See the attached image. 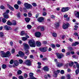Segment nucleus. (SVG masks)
I'll list each match as a JSON object with an SVG mask.
<instances>
[{"label": "nucleus", "instance_id": "ddd939ff", "mask_svg": "<svg viewBox=\"0 0 79 79\" xmlns=\"http://www.w3.org/2000/svg\"><path fill=\"white\" fill-rule=\"evenodd\" d=\"M4 29H6V30H10L11 29V27L10 26H8L7 25H5L4 27Z\"/></svg>", "mask_w": 79, "mask_h": 79}, {"label": "nucleus", "instance_id": "a18cd8bd", "mask_svg": "<svg viewBox=\"0 0 79 79\" xmlns=\"http://www.w3.org/2000/svg\"><path fill=\"white\" fill-rule=\"evenodd\" d=\"M32 5L33 6H37V4L36 3H32Z\"/></svg>", "mask_w": 79, "mask_h": 79}, {"label": "nucleus", "instance_id": "79ce46f5", "mask_svg": "<svg viewBox=\"0 0 79 79\" xmlns=\"http://www.w3.org/2000/svg\"><path fill=\"white\" fill-rule=\"evenodd\" d=\"M52 35L53 37H56L57 35H56V33H54L52 34Z\"/></svg>", "mask_w": 79, "mask_h": 79}, {"label": "nucleus", "instance_id": "13d9d810", "mask_svg": "<svg viewBox=\"0 0 79 79\" xmlns=\"http://www.w3.org/2000/svg\"><path fill=\"white\" fill-rule=\"evenodd\" d=\"M47 15V13H46V12H44L43 14V16H46Z\"/></svg>", "mask_w": 79, "mask_h": 79}, {"label": "nucleus", "instance_id": "37998d69", "mask_svg": "<svg viewBox=\"0 0 79 79\" xmlns=\"http://www.w3.org/2000/svg\"><path fill=\"white\" fill-rule=\"evenodd\" d=\"M25 32L24 31H22L21 33V35H24V34H25Z\"/></svg>", "mask_w": 79, "mask_h": 79}, {"label": "nucleus", "instance_id": "ea45409f", "mask_svg": "<svg viewBox=\"0 0 79 79\" xmlns=\"http://www.w3.org/2000/svg\"><path fill=\"white\" fill-rule=\"evenodd\" d=\"M27 39L26 37H22V40H23V41H25V40H27Z\"/></svg>", "mask_w": 79, "mask_h": 79}, {"label": "nucleus", "instance_id": "052dcab7", "mask_svg": "<svg viewBox=\"0 0 79 79\" xmlns=\"http://www.w3.org/2000/svg\"><path fill=\"white\" fill-rule=\"evenodd\" d=\"M64 18H68V15L65 14L64 15Z\"/></svg>", "mask_w": 79, "mask_h": 79}, {"label": "nucleus", "instance_id": "0eeeda50", "mask_svg": "<svg viewBox=\"0 0 79 79\" xmlns=\"http://www.w3.org/2000/svg\"><path fill=\"white\" fill-rule=\"evenodd\" d=\"M69 9L70 8L68 7H63L62 8L61 11L62 12H66V11H68Z\"/></svg>", "mask_w": 79, "mask_h": 79}, {"label": "nucleus", "instance_id": "bb28decb", "mask_svg": "<svg viewBox=\"0 0 79 79\" xmlns=\"http://www.w3.org/2000/svg\"><path fill=\"white\" fill-rule=\"evenodd\" d=\"M2 21L3 23H5L6 22V19L5 18H2Z\"/></svg>", "mask_w": 79, "mask_h": 79}, {"label": "nucleus", "instance_id": "c85d7f7f", "mask_svg": "<svg viewBox=\"0 0 79 79\" xmlns=\"http://www.w3.org/2000/svg\"><path fill=\"white\" fill-rule=\"evenodd\" d=\"M55 26L56 27H58L60 26V23H56L55 24Z\"/></svg>", "mask_w": 79, "mask_h": 79}, {"label": "nucleus", "instance_id": "6e6d98bb", "mask_svg": "<svg viewBox=\"0 0 79 79\" xmlns=\"http://www.w3.org/2000/svg\"><path fill=\"white\" fill-rule=\"evenodd\" d=\"M10 64H13V60H11L10 61Z\"/></svg>", "mask_w": 79, "mask_h": 79}, {"label": "nucleus", "instance_id": "a878e982", "mask_svg": "<svg viewBox=\"0 0 79 79\" xmlns=\"http://www.w3.org/2000/svg\"><path fill=\"white\" fill-rule=\"evenodd\" d=\"M74 63H75L76 66V67L79 69V64L77 63V62H74Z\"/></svg>", "mask_w": 79, "mask_h": 79}, {"label": "nucleus", "instance_id": "aec40b11", "mask_svg": "<svg viewBox=\"0 0 79 79\" xmlns=\"http://www.w3.org/2000/svg\"><path fill=\"white\" fill-rule=\"evenodd\" d=\"M6 24L8 26H11L12 25V23L10 21V20H8L6 23Z\"/></svg>", "mask_w": 79, "mask_h": 79}, {"label": "nucleus", "instance_id": "de8ad7c7", "mask_svg": "<svg viewBox=\"0 0 79 79\" xmlns=\"http://www.w3.org/2000/svg\"><path fill=\"white\" fill-rule=\"evenodd\" d=\"M41 30L42 31H44V27H41Z\"/></svg>", "mask_w": 79, "mask_h": 79}, {"label": "nucleus", "instance_id": "2eb2a0df", "mask_svg": "<svg viewBox=\"0 0 79 79\" xmlns=\"http://www.w3.org/2000/svg\"><path fill=\"white\" fill-rule=\"evenodd\" d=\"M19 54L21 57H23V56H24V53L20 51L19 52Z\"/></svg>", "mask_w": 79, "mask_h": 79}, {"label": "nucleus", "instance_id": "338daca9", "mask_svg": "<svg viewBox=\"0 0 79 79\" xmlns=\"http://www.w3.org/2000/svg\"><path fill=\"white\" fill-rule=\"evenodd\" d=\"M69 41H70V42H73V39H72L71 38H70L69 39Z\"/></svg>", "mask_w": 79, "mask_h": 79}, {"label": "nucleus", "instance_id": "bf43d9fd", "mask_svg": "<svg viewBox=\"0 0 79 79\" xmlns=\"http://www.w3.org/2000/svg\"><path fill=\"white\" fill-rule=\"evenodd\" d=\"M24 77L25 78H26V77H28L27 75L26 74H25L24 75Z\"/></svg>", "mask_w": 79, "mask_h": 79}, {"label": "nucleus", "instance_id": "473e14b6", "mask_svg": "<svg viewBox=\"0 0 79 79\" xmlns=\"http://www.w3.org/2000/svg\"><path fill=\"white\" fill-rule=\"evenodd\" d=\"M0 37H4L3 33H2V32H0Z\"/></svg>", "mask_w": 79, "mask_h": 79}, {"label": "nucleus", "instance_id": "603ef678", "mask_svg": "<svg viewBox=\"0 0 79 79\" xmlns=\"http://www.w3.org/2000/svg\"><path fill=\"white\" fill-rule=\"evenodd\" d=\"M74 34L75 36H77V37L79 36V35H78V33H74Z\"/></svg>", "mask_w": 79, "mask_h": 79}, {"label": "nucleus", "instance_id": "f257e3e1", "mask_svg": "<svg viewBox=\"0 0 79 79\" xmlns=\"http://www.w3.org/2000/svg\"><path fill=\"white\" fill-rule=\"evenodd\" d=\"M1 55L2 57H9L11 55V53L7 51L6 53L4 51H2L0 52Z\"/></svg>", "mask_w": 79, "mask_h": 79}, {"label": "nucleus", "instance_id": "7ed1b4c3", "mask_svg": "<svg viewBox=\"0 0 79 79\" xmlns=\"http://www.w3.org/2000/svg\"><path fill=\"white\" fill-rule=\"evenodd\" d=\"M24 6L27 9H29V8H32V6L30 4H29L26 2L24 3Z\"/></svg>", "mask_w": 79, "mask_h": 79}, {"label": "nucleus", "instance_id": "a19ab883", "mask_svg": "<svg viewBox=\"0 0 79 79\" xmlns=\"http://www.w3.org/2000/svg\"><path fill=\"white\" fill-rule=\"evenodd\" d=\"M17 73L18 74H21V73H22V72L21 70H19L18 71Z\"/></svg>", "mask_w": 79, "mask_h": 79}, {"label": "nucleus", "instance_id": "0e129e2a", "mask_svg": "<svg viewBox=\"0 0 79 79\" xmlns=\"http://www.w3.org/2000/svg\"><path fill=\"white\" fill-rule=\"evenodd\" d=\"M51 18H52L53 19V18H55V17L54 15H52L51 16Z\"/></svg>", "mask_w": 79, "mask_h": 79}, {"label": "nucleus", "instance_id": "09e8293b", "mask_svg": "<svg viewBox=\"0 0 79 79\" xmlns=\"http://www.w3.org/2000/svg\"><path fill=\"white\" fill-rule=\"evenodd\" d=\"M15 52V49H13L12 50L11 53H14Z\"/></svg>", "mask_w": 79, "mask_h": 79}, {"label": "nucleus", "instance_id": "6ab92c4d", "mask_svg": "<svg viewBox=\"0 0 79 79\" xmlns=\"http://www.w3.org/2000/svg\"><path fill=\"white\" fill-rule=\"evenodd\" d=\"M56 64L58 67H61L63 65V64L60 63H56Z\"/></svg>", "mask_w": 79, "mask_h": 79}, {"label": "nucleus", "instance_id": "39448f33", "mask_svg": "<svg viewBox=\"0 0 79 79\" xmlns=\"http://www.w3.org/2000/svg\"><path fill=\"white\" fill-rule=\"evenodd\" d=\"M23 45L24 47V49L26 50L27 49H29V44L24 43L23 44Z\"/></svg>", "mask_w": 79, "mask_h": 79}, {"label": "nucleus", "instance_id": "69168bd1", "mask_svg": "<svg viewBox=\"0 0 79 79\" xmlns=\"http://www.w3.org/2000/svg\"><path fill=\"white\" fill-rule=\"evenodd\" d=\"M38 64L40 66V65H42V64L40 62H38Z\"/></svg>", "mask_w": 79, "mask_h": 79}, {"label": "nucleus", "instance_id": "4c0bfd02", "mask_svg": "<svg viewBox=\"0 0 79 79\" xmlns=\"http://www.w3.org/2000/svg\"><path fill=\"white\" fill-rule=\"evenodd\" d=\"M74 64V62H72L71 63H69V65L70 66H73V64Z\"/></svg>", "mask_w": 79, "mask_h": 79}, {"label": "nucleus", "instance_id": "e2e57ef3", "mask_svg": "<svg viewBox=\"0 0 79 79\" xmlns=\"http://www.w3.org/2000/svg\"><path fill=\"white\" fill-rule=\"evenodd\" d=\"M10 44L11 46H13V42H10Z\"/></svg>", "mask_w": 79, "mask_h": 79}, {"label": "nucleus", "instance_id": "72a5a7b5", "mask_svg": "<svg viewBox=\"0 0 79 79\" xmlns=\"http://www.w3.org/2000/svg\"><path fill=\"white\" fill-rule=\"evenodd\" d=\"M2 67L3 69H5V68H6V65L5 64H4L2 65Z\"/></svg>", "mask_w": 79, "mask_h": 79}, {"label": "nucleus", "instance_id": "1a4fd4ad", "mask_svg": "<svg viewBox=\"0 0 79 79\" xmlns=\"http://www.w3.org/2000/svg\"><path fill=\"white\" fill-rule=\"evenodd\" d=\"M56 56L57 58L59 59H61L62 58L63 54L62 53H56Z\"/></svg>", "mask_w": 79, "mask_h": 79}, {"label": "nucleus", "instance_id": "9b49d317", "mask_svg": "<svg viewBox=\"0 0 79 79\" xmlns=\"http://www.w3.org/2000/svg\"><path fill=\"white\" fill-rule=\"evenodd\" d=\"M3 16L4 18L5 19H8V18H9V15H8V14H7V13H4Z\"/></svg>", "mask_w": 79, "mask_h": 79}, {"label": "nucleus", "instance_id": "e433bc0d", "mask_svg": "<svg viewBox=\"0 0 79 79\" xmlns=\"http://www.w3.org/2000/svg\"><path fill=\"white\" fill-rule=\"evenodd\" d=\"M79 69H77V70L75 71V73H76V74L77 75L78 74L79 72Z\"/></svg>", "mask_w": 79, "mask_h": 79}, {"label": "nucleus", "instance_id": "6e6552de", "mask_svg": "<svg viewBox=\"0 0 79 79\" xmlns=\"http://www.w3.org/2000/svg\"><path fill=\"white\" fill-rule=\"evenodd\" d=\"M25 63L28 66H31V61L29 60H25Z\"/></svg>", "mask_w": 79, "mask_h": 79}, {"label": "nucleus", "instance_id": "7c9ffc66", "mask_svg": "<svg viewBox=\"0 0 79 79\" xmlns=\"http://www.w3.org/2000/svg\"><path fill=\"white\" fill-rule=\"evenodd\" d=\"M0 8H1V10H5V7L3 5H1L0 6Z\"/></svg>", "mask_w": 79, "mask_h": 79}, {"label": "nucleus", "instance_id": "49530a36", "mask_svg": "<svg viewBox=\"0 0 79 79\" xmlns=\"http://www.w3.org/2000/svg\"><path fill=\"white\" fill-rule=\"evenodd\" d=\"M20 14L19 12L17 15V17H18V18H20Z\"/></svg>", "mask_w": 79, "mask_h": 79}, {"label": "nucleus", "instance_id": "412c9836", "mask_svg": "<svg viewBox=\"0 0 79 79\" xmlns=\"http://www.w3.org/2000/svg\"><path fill=\"white\" fill-rule=\"evenodd\" d=\"M25 20L27 23H29L30 21V20H31V19H30V18H25Z\"/></svg>", "mask_w": 79, "mask_h": 79}, {"label": "nucleus", "instance_id": "4468645a", "mask_svg": "<svg viewBox=\"0 0 79 79\" xmlns=\"http://www.w3.org/2000/svg\"><path fill=\"white\" fill-rule=\"evenodd\" d=\"M44 20V18L43 17H40L38 19V21L40 22H43Z\"/></svg>", "mask_w": 79, "mask_h": 79}, {"label": "nucleus", "instance_id": "864d4df0", "mask_svg": "<svg viewBox=\"0 0 79 79\" xmlns=\"http://www.w3.org/2000/svg\"><path fill=\"white\" fill-rule=\"evenodd\" d=\"M19 78L20 79H24V77H23V76H19Z\"/></svg>", "mask_w": 79, "mask_h": 79}, {"label": "nucleus", "instance_id": "5701e85b", "mask_svg": "<svg viewBox=\"0 0 79 79\" xmlns=\"http://www.w3.org/2000/svg\"><path fill=\"white\" fill-rule=\"evenodd\" d=\"M14 64L15 66H18V64L19 63L18 62V61L17 60H15L14 61Z\"/></svg>", "mask_w": 79, "mask_h": 79}, {"label": "nucleus", "instance_id": "58836bf2", "mask_svg": "<svg viewBox=\"0 0 79 79\" xmlns=\"http://www.w3.org/2000/svg\"><path fill=\"white\" fill-rule=\"evenodd\" d=\"M28 15L29 17H31L32 15V14H31V13L29 12L28 14Z\"/></svg>", "mask_w": 79, "mask_h": 79}, {"label": "nucleus", "instance_id": "774afa93", "mask_svg": "<svg viewBox=\"0 0 79 79\" xmlns=\"http://www.w3.org/2000/svg\"><path fill=\"white\" fill-rule=\"evenodd\" d=\"M62 52H63V53H64V52H65V49H63L62 50Z\"/></svg>", "mask_w": 79, "mask_h": 79}, {"label": "nucleus", "instance_id": "8fccbe9b", "mask_svg": "<svg viewBox=\"0 0 79 79\" xmlns=\"http://www.w3.org/2000/svg\"><path fill=\"white\" fill-rule=\"evenodd\" d=\"M71 53H70V52H67L66 53V56H69V55H70Z\"/></svg>", "mask_w": 79, "mask_h": 79}, {"label": "nucleus", "instance_id": "9d476101", "mask_svg": "<svg viewBox=\"0 0 79 79\" xmlns=\"http://www.w3.org/2000/svg\"><path fill=\"white\" fill-rule=\"evenodd\" d=\"M41 35V33L39 32H37L35 33V37H38V38L40 37Z\"/></svg>", "mask_w": 79, "mask_h": 79}, {"label": "nucleus", "instance_id": "c756f323", "mask_svg": "<svg viewBox=\"0 0 79 79\" xmlns=\"http://www.w3.org/2000/svg\"><path fill=\"white\" fill-rule=\"evenodd\" d=\"M14 7L16 10H18L19 8V6L17 4H15L14 5Z\"/></svg>", "mask_w": 79, "mask_h": 79}, {"label": "nucleus", "instance_id": "680f3d73", "mask_svg": "<svg viewBox=\"0 0 79 79\" xmlns=\"http://www.w3.org/2000/svg\"><path fill=\"white\" fill-rule=\"evenodd\" d=\"M51 46L53 48H54L55 47V45L54 44H52Z\"/></svg>", "mask_w": 79, "mask_h": 79}, {"label": "nucleus", "instance_id": "f03ea898", "mask_svg": "<svg viewBox=\"0 0 79 79\" xmlns=\"http://www.w3.org/2000/svg\"><path fill=\"white\" fill-rule=\"evenodd\" d=\"M35 42L34 40H31L28 41V44L31 47H35Z\"/></svg>", "mask_w": 79, "mask_h": 79}, {"label": "nucleus", "instance_id": "5fc2aeb1", "mask_svg": "<svg viewBox=\"0 0 79 79\" xmlns=\"http://www.w3.org/2000/svg\"><path fill=\"white\" fill-rule=\"evenodd\" d=\"M60 73L61 74H63L64 73V70H61L60 71Z\"/></svg>", "mask_w": 79, "mask_h": 79}, {"label": "nucleus", "instance_id": "dca6fc26", "mask_svg": "<svg viewBox=\"0 0 79 79\" xmlns=\"http://www.w3.org/2000/svg\"><path fill=\"white\" fill-rule=\"evenodd\" d=\"M7 6L8 7V8L10 10H12V11H13L14 10V9L13 8V7H12L10 6V5L8 4H7Z\"/></svg>", "mask_w": 79, "mask_h": 79}, {"label": "nucleus", "instance_id": "3c124183", "mask_svg": "<svg viewBox=\"0 0 79 79\" xmlns=\"http://www.w3.org/2000/svg\"><path fill=\"white\" fill-rule=\"evenodd\" d=\"M9 13H10V10H6V12H5L4 13H7V14H8Z\"/></svg>", "mask_w": 79, "mask_h": 79}, {"label": "nucleus", "instance_id": "f3484780", "mask_svg": "<svg viewBox=\"0 0 79 79\" xmlns=\"http://www.w3.org/2000/svg\"><path fill=\"white\" fill-rule=\"evenodd\" d=\"M43 70L44 71H48V67L47 66H45L43 68Z\"/></svg>", "mask_w": 79, "mask_h": 79}, {"label": "nucleus", "instance_id": "4be33fe9", "mask_svg": "<svg viewBox=\"0 0 79 79\" xmlns=\"http://www.w3.org/2000/svg\"><path fill=\"white\" fill-rule=\"evenodd\" d=\"M36 45L38 47H40L41 46V43L39 41L36 42Z\"/></svg>", "mask_w": 79, "mask_h": 79}, {"label": "nucleus", "instance_id": "c9c22d12", "mask_svg": "<svg viewBox=\"0 0 79 79\" xmlns=\"http://www.w3.org/2000/svg\"><path fill=\"white\" fill-rule=\"evenodd\" d=\"M66 76L68 79H70V78L71 77V76H70V75L69 74H67L66 75Z\"/></svg>", "mask_w": 79, "mask_h": 79}, {"label": "nucleus", "instance_id": "423d86ee", "mask_svg": "<svg viewBox=\"0 0 79 79\" xmlns=\"http://www.w3.org/2000/svg\"><path fill=\"white\" fill-rule=\"evenodd\" d=\"M39 49L41 52H45L47 51L48 48L47 47H45L43 48H39Z\"/></svg>", "mask_w": 79, "mask_h": 79}, {"label": "nucleus", "instance_id": "a211bd4d", "mask_svg": "<svg viewBox=\"0 0 79 79\" xmlns=\"http://www.w3.org/2000/svg\"><path fill=\"white\" fill-rule=\"evenodd\" d=\"M79 44V43L77 42H75V43H73L72 44V46H76L77 45H78Z\"/></svg>", "mask_w": 79, "mask_h": 79}, {"label": "nucleus", "instance_id": "2f4dec72", "mask_svg": "<svg viewBox=\"0 0 79 79\" xmlns=\"http://www.w3.org/2000/svg\"><path fill=\"white\" fill-rule=\"evenodd\" d=\"M27 28L28 29H31V28H32V26H31V25H28L27 26Z\"/></svg>", "mask_w": 79, "mask_h": 79}, {"label": "nucleus", "instance_id": "f8f14e48", "mask_svg": "<svg viewBox=\"0 0 79 79\" xmlns=\"http://www.w3.org/2000/svg\"><path fill=\"white\" fill-rule=\"evenodd\" d=\"M69 25V23H67L66 24L64 23L63 25V29H66L68 28Z\"/></svg>", "mask_w": 79, "mask_h": 79}, {"label": "nucleus", "instance_id": "4d7b16f0", "mask_svg": "<svg viewBox=\"0 0 79 79\" xmlns=\"http://www.w3.org/2000/svg\"><path fill=\"white\" fill-rule=\"evenodd\" d=\"M17 3L18 5H20L21 4V2L20 1H18L17 2Z\"/></svg>", "mask_w": 79, "mask_h": 79}, {"label": "nucleus", "instance_id": "cd10ccee", "mask_svg": "<svg viewBox=\"0 0 79 79\" xmlns=\"http://www.w3.org/2000/svg\"><path fill=\"white\" fill-rule=\"evenodd\" d=\"M75 16L77 18H78L79 19V12H77L76 13H75Z\"/></svg>", "mask_w": 79, "mask_h": 79}, {"label": "nucleus", "instance_id": "b1692460", "mask_svg": "<svg viewBox=\"0 0 79 79\" xmlns=\"http://www.w3.org/2000/svg\"><path fill=\"white\" fill-rule=\"evenodd\" d=\"M29 75L31 78H32V77H33V75H34V73H30L29 74Z\"/></svg>", "mask_w": 79, "mask_h": 79}, {"label": "nucleus", "instance_id": "c03bdc74", "mask_svg": "<svg viewBox=\"0 0 79 79\" xmlns=\"http://www.w3.org/2000/svg\"><path fill=\"white\" fill-rule=\"evenodd\" d=\"M19 62L20 64H22V63H23V61L22 59H19Z\"/></svg>", "mask_w": 79, "mask_h": 79}, {"label": "nucleus", "instance_id": "f704fd0d", "mask_svg": "<svg viewBox=\"0 0 79 79\" xmlns=\"http://www.w3.org/2000/svg\"><path fill=\"white\" fill-rule=\"evenodd\" d=\"M25 54H26L27 55H28L29 54V52L28 50L26 51Z\"/></svg>", "mask_w": 79, "mask_h": 79}, {"label": "nucleus", "instance_id": "20e7f679", "mask_svg": "<svg viewBox=\"0 0 79 79\" xmlns=\"http://www.w3.org/2000/svg\"><path fill=\"white\" fill-rule=\"evenodd\" d=\"M54 72V75H53V77H56L57 76L58 74L59 73H60V70H57L56 71H53Z\"/></svg>", "mask_w": 79, "mask_h": 79}, {"label": "nucleus", "instance_id": "393cba45", "mask_svg": "<svg viewBox=\"0 0 79 79\" xmlns=\"http://www.w3.org/2000/svg\"><path fill=\"white\" fill-rule=\"evenodd\" d=\"M12 25H14V26L16 25V21L14 20L12 22Z\"/></svg>", "mask_w": 79, "mask_h": 79}]
</instances>
